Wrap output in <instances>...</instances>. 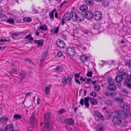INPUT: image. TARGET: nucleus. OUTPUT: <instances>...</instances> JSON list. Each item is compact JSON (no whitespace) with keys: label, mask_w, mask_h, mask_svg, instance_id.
Masks as SVG:
<instances>
[{"label":"nucleus","mask_w":131,"mask_h":131,"mask_svg":"<svg viewBox=\"0 0 131 131\" xmlns=\"http://www.w3.org/2000/svg\"><path fill=\"white\" fill-rule=\"evenodd\" d=\"M18 36V35L17 34H14L12 35V37L14 39H16Z\"/></svg>","instance_id":"5fc2aeb1"},{"label":"nucleus","mask_w":131,"mask_h":131,"mask_svg":"<svg viewBox=\"0 0 131 131\" xmlns=\"http://www.w3.org/2000/svg\"><path fill=\"white\" fill-rule=\"evenodd\" d=\"M104 94L107 96H110L113 95V93H111L109 92L108 91H106L104 93Z\"/></svg>","instance_id":"09e8293b"},{"label":"nucleus","mask_w":131,"mask_h":131,"mask_svg":"<svg viewBox=\"0 0 131 131\" xmlns=\"http://www.w3.org/2000/svg\"><path fill=\"white\" fill-rule=\"evenodd\" d=\"M53 70L57 71H61L63 70V67L60 66H58L56 67L53 69Z\"/></svg>","instance_id":"c756f323"},{"label":"nucleus","mask_w":131,"mask_h":131,"mask_svg":"<svg viewBox=\"0 0 131 131\" xmlns=\"http://www.w3.org/2000/svg\"><path fill=\"white\" fill-rule=\"evenodd\" d=\"M64 20L63 19V18L61 20V24L62 25H63L64 24L65 22L64 21Z\"/></svg>","instance_id":"680f3d73"},{"label":"nucleus","mask_w":131,"mask_h":131,"mask_svg":"<svg viewBox=\"0 0 131 131\" xmlns=\"http://www.w3.org/2000/svg\"><path fill=\"white\" fill-rule=\"evenodd\" d=\"M125 65L127 67L130 68L131 66V60H127L125 62Z\"/></svg>","instance_id":"c9c22d12"},{"label":"nucleus","mask_w":131,"mask_h":131,"mask_svg":"<svg viewBox=\"0 0 131 131\" xmlns=\"http://www.w3.org/2000/svg\"><path fill=\"white\" fill-rule=\"evenodd\" d=\"M92 72L91 71H88L86 74V76L89 77H92Z\"/></svg>","instance_id":"de8ad7c7"},{"label":"nucleus","mask_w":131,"mask_h":131,"mask_svg":"<svg viewBox=\"0 0 131 131\" xmlns=\"http://www.w3.org/2000/svg\"><path fill=\"white\" fill-rule=\"evenodd\" d=\"M94 116L98 120H100L102 121H104L105 118L102 114L98 111H94Z\"/></svg>","instance_id":"39448f33"},{"label":"nucleus","mask_w":131,"mask_h":131,"mask_svg":"<svg viewBox=\"0 0 131 131\" xmlns=\"http://www.w3.org/2000/svg\"><path fill=\"white\" fill-rule=\"evenodd\" d=\"M94 90L96 91H99L100 90V85L97 84H95L94 86Z\"/></svg>","instance_id":"f704fd0d"},{"label":"nucleus","mask_w":131,"mask_h":131,"mask_svg":"<svg viewBox=\"0 0 131 131\" xmlns=\"http://www.w3.org/2000/svg\"><path fill=\"white\" fill-rule=\"evenodd\" d=\"M13 117L16 120L20 119L22 117V116L21 115L18 114H16L14 115Z\"/></svg>","instance_id":"4c0bfd02"},{"label":"nucleus","mask_w":131,"mask_h":131,"mask_svg":"<svg viewBox=\"0 0 131 131\" xmlns=\"http://www.w3.org/2000/svg\"><path fill=\"white\" fill-rule=\"evenodd\" d=\"M25 38L26 39V41H28L29 40L30 41L33 40V37L31 36V35L30 34L25 36Z\"/></svg>","instance_id":"b1692460"},{"label":"nucleus","mask_w":131,"mask_h":131,"mask_svg":"<svg viewBox=\"0 0 131 131\" xmlns=\"http://www.w3.org/2000/svg\"><path fill=\"white\" fill-rule=\"evenodd\" d=\"M56 10V9H54L49 14V16L50 18V19H51L53 20L54 19V13Z\"/></svg>","instance_id":"393cba45"},{"label":"nucleus","mask_w":131,"mask_h":131,"mask_svg":"<svg viewBox=\"0 0 131 131\" xmlns=\"http://www.w3.org/2000/svg\"><path fill=\"white\" fill-rule=\"evenodd\" d=\"M23 20L26 22H29L31 21L32 19L31 18L26 17L23 18Z\"/></svg>","instance_id":"ea45409f"},{"label":"nucleus","mask_w":131,"mask_h":131,"mask_svg":"<svg viewBox=\"0 0 131 131\" xmlns=\"http://www.w3.org/2000/svg\"><path fill=\"white\" fill-rule=\"evenodd\" d=\"M113 123L115 126L124 127L127 124V122L125 119H121V118L117 116H113L112 118Z\"/></svg>","instance_id":"f03ea898"},{"label":"nucleus","mask_w":131,"mask_h":131,"mask_svg":"<svg viewBox=\"0 0 131 131\" xmlns=\"http://www.w3.org/2000/svg\"><path fill=\"white\" fill-rule=\"evenodd\" d=\"M25 73L22 72L21 73H19L18 77L20 80L21 81L25 77Z\"/></svg>","instance_id":"5701e85b"},{"label":"nucleus","mask_w":131,"mask_h":131,"mask_svg":"<svg viewBox=\"0 0 131 131\" xmlns=\"http://www.w3.org/2000/svg\"><path fill=\"white\" fill-rule=\"evenodd\" d=\"M93 16L95 20H98L102 17V14L99 11H96L93 14Z\"/></svg>","instance_id":"9d476101"},{"label":"nucleus","mask_w":131,"mask_h":131,"mask_svg":"<svg viewBox=\"0 0 131 131\" xmlns=\"http://www.w3.org/2000/svg\"><path fill=\"white\" fill-rule=\"evenodd\" d=\"M80 14L79 13H76L74 11H72L70 13H66L64 14L63 16V18L65 20L68 21L71 18H72L74 21L76 20L78 21L81 22L83 20V15L81 14V17L80 16Z\"/></svg>","instance_id":"f257e3e1"},{"label":"nucleus","mask_w":131,"mask_h":131,"mask_svg":"<svg viewBox=\"0 0 131 131\" xmlns=\"http://www.w3.org/2000/svg\"><path fill=\"white\" fill-rule=\"evenodd\" d=\"M126 71L125 69H121L119 71V73L120 74V75L123 77L125 76V77L127 76Z\"/></svg>","instance_id":"4468645a"},{"label":"nucleus","mask_w":131,"mask_h":131,"mask_svg":"<svg viewBox=\"0 0 131 131\" xmlns=\"http://www.w3.org/2000/svg\"><path fill=\"white\" fill-rule=\"evenodd\" d=\"M50 115L49 113H46L45 115L44 116V121H48V120L49 118Z\"/></svg>","instance_id":"7c9ffc66"},{"label":"nucleus","mask_w":131,"mask_h":131,"mask_svg":"<svg viewBox=\"0 0 131 131\" xmlns=\"http://www.w3.org/2000/svg\"><path fill=\"white\" fill-rule=\"evenodd\" d=\"M122 77L121 75H117L115 78V80L117 82H121L123 81Z\"/></svg>","instance_id":"6ab92c4d"},{"label":"nucleus","mask_w":131,"mask_h":131,"mask_svg":"<svg viewBox=\"0 0 131 131\" xmlns=\"http://www.w3.org/2000/svg\"><path fill=\"white\" fill-rule=\"evenodd\" d=\"M80 73H80L77 74H75L74 75L75 77L76 78H78L80 76Z\"/></svg>","instance_id":"e2e57ef3"},{"label":"nucleus","mask_w":131,"mask_h":131,"mask_svg":"<svg viewBox=\"0 0 131 131\" xmlns=\"http://www.w3.org/2000/svg\"><path fill=\"white\" fill-rule=\"evenodd\" d=\"M58 112L59 114H61L64 112H66V111L64 108H62L58 111Z\"/></svg>","instance_id":"49530a36"},{"label":"nucleus","mask_w":131,"mask_h":131,"mask_svg":"<svg viewBox=\"0 0 131 131\" xmlns=\"http://www.w3.org/2000/svg\"><path fill=\"white\" fill-rule=\"evenodd\" d=\"M10 41V40H9V39H8L7 40L5 39H4V40H3L2 39H1L0 40V42H4V41Z\"/></svg>","instance_id":"6e6d98bb"},{"label":"nucleus","mask_w":131,"mask_h":131,"mask_svg":"<svg viewBox=\"0 0 131 131\" xmlns=\"http://www.w3.org/2000/svg\"><path fill=\"white\" fill-rule=\"evenodd\" d=\"M120 106L121 108L127 110H128L130 107L129 105L125 102L121 103Z\"/></svg>","instance_id":"f8f14e48"},{"label":"nucleus","mask_w":131,"mask_h":131,"mask_svg":"<svg viewBox=\"0 0 131 131\" xmlns=\"http://www.w3.org/2000/svg\"><path fill=\"white\" fill-rule=\"evenodd\" d=\"M57 46L60 48L63 49L66 47V45L64 42L60 39L57 40L56 41Z\"/></svg>","instance_id":"1a4fd4ad"},{"label":"nucleus","mask_w":131,"mask_h":131,"mask_svg":"<svg viewBox=\"0 0 131 131\" xmlns=\"http://www.w3.org/2000/svg\"><path fill=\"white\" fill-rule=\"evenodd\" d=\"M7 18L5 15L2 14L0 16V20L2 21L7 20Z\"/></svg>","instance_id":"a878e982"},{"label":"nucleus","mask_w":131,"mask_h":131,"mask_svg":"<svg viewBox=\"0 0 131 131\" xmlns=\"http://www.w3.org/2000/svg\"><path fill=\"white\" fill-rule=\"evenodd\" d=\"M31 93L30 92H28L27 94H25V98H26L28 96L30 95H31Z\"/></svg>","instance_id":"0e129e2a"},{"label":"nucleus","mask_w":131,"mask_h":131,"mask_svg":"<svg viewBox=\"0 0 131 131\" xmlns=\"http://www.w3.org/2000/svg\"><path fill=\"white\" fill-rule=\"evenodd\" d=\"M125 84L127 88L131 89V84L130 82L131 81V70L130 75H127V78L125 80Z\"/></svg>","instance_id":"0eeeda50"},{"label":"nucleus","mask_w":131,"mask_h":131,"mask_svg":"<svg viewBox=\"0 0 131 131\" xmlns=\"http://www.w3.org/2000/svg\"><path fill=\"white\" fill-rule=\"evenodd\" d=\"M25 61L28 62L32 63V64H33V62L31 60L28 58L25 59Z\"/></svg>","instance_id":"603ef678"},{"label":"nucleus","mask_w":131,"mask_h":131,"mask_svg":"<svg viewBox=\"0 0 131 131\" xmlns=\"http://www.w3.org/2000/svg\"><path fill=\"white\" fill-rule=\"evenodd\" d=\"M102 4L105 6H107L109 4V2L107 0H103Z\"/></svg>","instance_id":"58836bf2"},{"label":"nucleus","mask_w":131,"mask_h":131,"mask_svg":"<svg viewBox=\"0 0 131 131\" xmlns=\"http://www.w3.org/2000/svg\"><path fill=\"white\" fill-rule=\"evenodd\" d=\"M7 23L12 24H13L14 23V21L13 19L10 18L8 19H7Z\"/></svg>","instance_id":"79ce46f5"},{"label":"nucleus","mask_w":131,"mask_h":131,"mask_svg":"<svg viewBox=\"0 0 131 131\" xmlns=\"http://www.w3.org/2000/svg\"><path fill=\"white\" fill-rule=\"evenodd\" d=\"M89 99L88 97H84V99H81L80 100V104L82 105L83 106L84 104V102L85 105L86 107H89Z\"/></svg>","instance_id":"6e6552de"},{"label":"nucleus","mask_w":131,"mask_h":131,"mask_svg":"<svg viewBox=\"0 0 131 131\" xmlns=\"http://www.w3.org/2000/svg\"><path fill=\"white\" fill-rule=\"evenodd\" d=\"M62 55V53L61 52H59L57 53V56L60 57Z\"/></svg>","instance_id":"13d9d810"},{"label":"nucleus","mask_w":131,"mask_h":131,"mask_svg":"<svg viewBox=\"0 0 131 131\" xmlns=\"http://www.w3.org/2000/svg\"><path fill=\"white\" fill-rule=\"evenodd\" d=\"M65 121L66 123L70 125H72L74 123V120L71 118L66 119L65 120Z\"/></svg>","instance_id":"412c9836"},{"label":"nucleus","mask_w":131,"mask_h":131,"mask_svg":"<svg viewBox=\"0 0 131 131\" xmlns=\"http://www.w3.org/2000/svg\"><path fill=\"white\" fill-rule=\"evenodd\" d=\"M66 53L71 56H73L75 54V51L74 48L72 47H68L66 50Z\"/></svg>","instance_id":"20e7f679"},{"label":"nucleus","mask_w":131,"mask_h":131,"mask_svg":"<svg viewBox=\"0 0 131 131\" xmlns=\"http://www.w3.org/2000/svg\"><path fill=\"white\" fill-rule=\"evenodd\" d=\"M103 127L102 126L101 127L98 128L97 130L99 131H103Z\"/></svg>","instance_id":"052dcab7"},{"label":"nucleus","mask_w":131,"mask_h":131,"mask_svg":"<svg viewBox=\"0 0 131 131\" xmlns=\"http://www.w3.org/2000/svg\"><path fill=\"white\" fill-rule=\"evenodd\" d=\"M85 2L89 5H93V0H85Z\"/></svg>","instance_id":"473e14b6"},{"label":"nucleus","mask_w":131,"mask_h":131,"mask_svg":"<svg viewBox=\"0 0 131 131\" xmlns=\"http://www.w3.org/2000/svg\"><path fill=\"white\" fill-rule=\"evenodd\" d=\"M52 85L51 84H49L48 86H46L45 88V93L46 94H48L49 93L50 91Z\"/></svg>","instance_id":"f3484780"},{"label":"nucleus","mask_w":131,"mask_h":131,"mask_svg":"<svg viewBox=\"0 0 131 131\" xmlns=\"http://www.w3.org/2000/svg\"><path fill=\"white\" fill-rule=\"evenodd\" d=\"M107 88L110 90H114L116 89V87L114 84L110 85L107 86Z\"/></svg>","instance_id":"72a5a7b5"},{"label":"nucleus","mask_w":131,"mask_h":131,"mask_svg":"<svg viewBox=\"0 0 131 131\" xmlns=\"http://www.w3.org/2000/svg\"><path fill=\"white\" fill-rule=\"evenodd\" d=\"M116 85L118 87H121V82H117L116 84Z\"/></svg>","instance_id":"774afa93"},{"label":"nucleus","mask_w":131,"mask_h":131,"mask_svg":"<svg viewBox=\"0 0 131 131\" xmlns=\"http://www.w3.org/2000/svg\"><path fill=\"white\" fill-rule=\"evenodd\" d=\"M114 100L115 101H118L120 102V104L121 103H123V100L122 98L119 97H115L114 99Z\"/></svg>","instance_id":"e433bc0d"},{"label":"nucleus","mask_w":131,"mask_h":131,"mask_svg":"<svg viewBox=\"0 0 131 131\" xmlns=\"http://www.w3.org/2000/svg\"><path fill=\"white\" fill-rule=\"evenodd\" d=\"M75 81L79 85L81 84V83L78 80L75 79Z\"/></svg>","instance_id":"69168bd1"},{"label":"nucleus","mask_w":131,"mask_h":131,"mask_svg":"<svg viewBox=\"0 0 131 131\" xmlns=\"http://www.w3.org/2000/svg\"><path fill=\"white\" fill-rule=\"evenodd\" d=\"M83 77H81L80 78V80L82 82V81H84L86 83H88V82H86L85 80V79L84 78V79L83 78Z\"/></svg>","instance_id":"4d7b16f0"},{"label":"nucleus","mask_w":131,"mask_h":131,"mask_svg":"<svg viewBox=\"0 0 131 131\" xmlns=\"http://www.w3.org/2000/svg\"><path fill=\"white\" fill-rule=\"evenodd\" d=\"M80 11L82 12H84L88 9V6L85 4L81 5L79 8Z\"/></svg>","instance_id":"dca6fc26"},{"label":"nucleus","mask_w":131,"mask_h":131,"mask_svg":"<svg viewBox=\"0 0 131 131\" xmlns=\"http://www.w3.org/2000/svg\"><path fill=\"white\" fill-rule=\"evenodd\" d=\"M53 127L52 123L50 122H47L43 128L42 131H51Z\"/></svg>","instance_id":"423d86ee"},{"label":"nucleus","mask_w":131,"mask_h":131,"mask_svg":"<svg viewBox=\"0 0 131 131\" xmlns=\"http://www.w3.org/2000/svg\"><path fill=\"white\" fill-rule=\"evenodd\" d=\"M105 103L107 105H113V101L110 99H108L105 101Z\"/></svg>","instance_id":"c85d7f7f"},{"label":"nucleus","mask_w":131,"mask_h":131,"mask_svg":"<svg viewBox=\"0 0 131 131\" xmlns=\"http://www.w3.org/2000/svg\"><path fill=\"white\" fill-rule=\"evenodd\" d=\"M33 11L34 13L36 14L38 13V10L35 9H33Z\"/></svg>","instance_id":"338daca9"},{"label":"nucleus","mask_w":131,"mask_h":131,"mask_svg":"<svg viewBox=\"0 0 131 131\" xmlns=\"http://www.w3.org/2000/svg\"><path fill=\"white\" fill-rule=\"evenodd\" d=\"M47 55L48 52L47 51H46L42 56L40 59V60L41 61H43L45 60Z\"/></svg>","instance_id":"bb28decb"},{"label":"nucleus","mask_w":131,"mask_h":131,"mask_svg":"<svg viewBox=\"0 0 131 131\" xmlns=\"http://www.w3.org/2000/svg\"><path fill=\"white\" fill-rule=\"evenodd\" d=\"M82 31L84 33L86 34H87L88 33H89V31L88 30H82Z\"/></svg>","instance_id":"bf43d9fd"},{"label":"nucleus","mask_w":131,"mask_h":131,"mask_svg":"<svg viewBox=\"0 0 131 131\" xmlns=\"http://www.w3.org/2000/svg\"><path fill=\"white\" fill-rule=\"evenodd\" d=\"M122 91L123 92L126 93V94H127L130 93V91L126 89H123L122 90Z\"/></svg>","instance_id":"a18cd8bd"},{"label":"nucleus","mask_w":131,"mask_h":131,"mask_svg":"<svg viewBox=\"0 0 131 131\" xmlns=\"http://www.w3.org/2000/svg\"><path fill=\"white\" fill-rule=\"evenodd\" d=\"M62 81L63 84V85H66L67 82V78L66 77H63V78L62 79Z\"/></svg>","instance_id":"c03bdc74"},{"label":"nucleus","mask_w":131,"mask_h":131,"mask_svg":"<svg viewBox=\"0 0 131 131\" xmlns=\"http://www.w3.org/2000/svg\"><path fill=\"white\" fill-rule=\"evenodd\" d=\"M8 118L6 117H2L0 118V122L1 123H5L8 120Z\"/></svg>","instance_id":"4be33fe9"},{"label":"nucleus","mask_w":131,"mask_h":131,"mask_svg":"<svg viewBox=\"0 0 131 131\" xmlns=\"http://www.w3.org/2000/svg\"><path fill=\"white\" fill-rule=\"evenodd\" d=\"M44 41L42 39H40L38 40H34V42L35 43L37 44V46L40 47L43 44Z\"/></svg>","instance_id":"2eb2a0df"},{"label":"nucleus","mask_w":131,"mask_h":131,"mask_svg":"<svg viewBox=\"0 0 131 131\" xmlns=\"http://www.w3.org/2000/svg\"><path fill=\"white\" fill-rule=\"evenodd\" d=\"M11 71L15 74V76L17 77L18 74H19V73L17 72V70L15 69H12Z\"/></svg>","instance_id":"a19ab883"},{"label":"nucleus","mask_w":131,"mask_h":131,"mask_svg":"<svg viewBox=\"0 0 131 131\" xmlns=\"http://www.w3.org/2000/svg\"><path fill=\"white\" fill-rule=\"evenodd\" d=\"M71 79H72L71 77H68L67 78V82L68 83H70L71 82Z\"/></svg>","instance_id":"864d4df0"},{"label":"nucleus","mask_w":131,"mask_h":131,"mask_svg":"<svg viewBox=\"0 0 131 131\" xmlns=\"http://www.w3.org/2000/svg\"><path fill=\"white\" fill-rule=\"evenodd\" d=\"M90 95L94 97H96L97 95L95 92H92L90 93Z\"/></svg>","instance_id":"8fccbe9b"},{"label":"nucleus","mask_w":131,"mask_h":131,"mask_svg":"<svg viewBox=\"0 0 131 131\" xmlns=\"http://www.w3.org/2000/svg\"><path fill=\"white\" fill-rule=\"evenodd\" d=\"M90 45L89 43H85L83 45H78V46L81 47L83 50H85L86 48H88L90 46Z\"/></svg>","instance_id":"ddd939ff"},{"label":"nucleus","mask_w":131,"mask_h":131,"mask_svg":"<svg viewBox=\"0 0 131 131\" xmlns=\"http://www.w3.org/2000/svg\"><path fill=\"white\" fill-rule=\"evenodd\" d=\"M59 28L58 27H57L55 28H54L51 30L52 32H53L56 34H57Z\"/></svg>","instance_id":"37998d69"},{"label":"nucleus","mask_w":131,"mask_h":131,"mask_svg":"<svg viewBox=\"0 0 131 131\" xmlns=\"http://www.w3.org/2000/svg\"><path fill=\"white\" fill-rule=\"evenodd\" d=\"M36 119L35 117H30L29 121V123H30V124L32 125H34Z\"/></svg>","instance_id":"2f4dec72"},{"label":"nucleus","mask_w":131,"mask_h":131,"mask_svg":"<svg viewBox=\"0 0 131 131\" xmlns=\"http://www.w3.org/2000/svg\"><path fill=\"white\" fill-rule=\"evenodd\" d=\"M47 27L46 25L44 24L41 25L39 27V28L42 30L46 31L47 30Z\"/></svg>","instance_id":"cd10ccee"},{"label":"nucleus","mask_w":131,"mask_h":131,"mask_svg":"<svg viewBox=\"0 0 131 131\" xmlns=\"http://www.w3.org/2000/svg\"><path fill=\"white\" fill-rule=\"evenodd\" d=\"M90 103L93 105H95L97 104L98 101L97 99L94 98L90 99Z\"/></svg>","instance_id":"aec40b11"},{"label":"nucleus","mask_w":131,"mask_h":131,"mask_svg":"<svg viewBox=\"0 0 131 131\" xmlns=\"http://www.w3.org/2000/svg\"><path fill=\"white\" fill-rule=\"evenodd\" d=\"M85 17L88 19H91L93 17V14L91 11L86 12L84 15Z\"/></svg>","instance_id":"9b49d317"},{"label":"nucleus","mask_w":131,"mask_h":131,"mask_svg":"<svg viewBox=\"0 0 131 131\" xmlns=\"http://www.w3.org/2000/svg\"><path fill=\"white\" fill-rule=\"evenodd\" d=\"M115 115L114 116H117L119 118H126L129 115L128 113L125 112L123 111L118 110L115 112Z\"/></svg>","instance_id":"7ed1b4c3"},{"label":"nucleus","mask_w":131,"mask_h":131,"mask_svg":"<svg viewBox=\"0 0 131 131\" xmlns=\"http://www.w3.org/2000/svg\"><path fill=\"white\" fill-rule=\"evenodd\" d=\"M108 82L109 85L114 84V83L113 80H109L108 81Z\"/></svg>","instance_id":"3c124183"},{"label":"nucleus","mask_w":131,"mask_h":131,"mask_svg":"<svg viewBox=\"0 0 131 131\" xmlns=\"http://www.w3.org/2000/svg\"><path fill=\"white\" fill-rule=\"evenodd\" d=\"M80 59L81 61L83 63L86 62L88 60L87 57L84 55L80 56Z\"/></svg>","instance_id":"a211bd4d"}]
</instances>
